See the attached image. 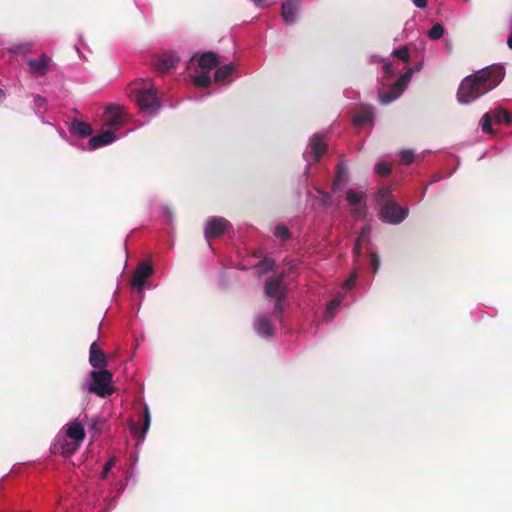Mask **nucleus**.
<instances>
[{
  "mask_svg": "<svg viewBox=\"0 0 512 512\" xmlns=\"http://www.w3.org/2000/svg\"><path fill=\"white\" fill-rule=\"evenodd\" d=\"M505 75L502 66L486 67L465 77L458 88L457 100L469 104L498 86Z\"/></svg>",
  "mask_w": 512,
  "mask_h": 512,
  "instance_id": "obj_1",
  "label": "nucleus"
},
{
  "mask_svg": "<svg viewBox=\"0 0 512 512\" xmlns=\"http://www.w3.org/2000/svg\"><path fill=\"white\" fill-rule=\"evenodd\" d=\"M90 376L93 380L89 384L88 391L96 394L99 397L105 398L114 393L115 389L112 386L113 375L110 371L102 369L99 371H91Z\"/></svg>",
  "mask_w": 512,
  "mask_h": 512,
  "instance_id": "obj_2",
  "label": "nucleus"
},
{
  "mask_svg": "<svg viewBox=\"0 0 512 512\" xmlns=\"http://www.w3.org/2000/svg\"><path fill=\"white\" fill-rule=\"evenodd\" d=\"M414 73L413 68H409L402 74L396 83H394L388 91H379V101L382 105H387L397 99L406 89Z\"/></svg>",
  "mask_w": 512,
  "mask_h": 512,
  "instance_id": "obj_3",
  "label": "nucleus"
},
{
  "mask_svg": "<svg viewBox=\"0 0 512 512\" xmlns=\"http://www.w3.org/2000/svg\"><path fill=\"white\" fill-rule=\"evenodd\" d=\"M136 103L143 113L155 114L161 107L154 88L140 89L136 93Z\"/></svg>",
  "mask_w": 512,
  "mask_h": 512,
  "instance_id": "obj_4",
  "label": "nucleus"
},
{
  "mask_svg": "<svg viewBox=\"0 0 512 512\" xmlns=\"http://www.w3.org/2000/svg\"><path fill=\"white\" fill-rule=\"evenodd\" d=\"M408 215V210L399 206L394 200H388L381 209V217L391 224L402 222Z\"/></svg>",
  "mask_w": 512,
  "mask_h": 512,
  "instance_id": "obj_5",
  "label": "nucleus"
},
{
  "mask_svg": "<svg viewBox=\"0 0 512 512\" xmlns=\"http://www.w3.org/2000/svg\"><path fill=\"white\" fill-rule=\"evenodd\" d=\"M230 228L231 224L225 218L212 217L210 220H208L205 226L204 235L205 238L209 241L210 239L221 237Z\"/></svg>",
  "mask_w": 512,
  "mask_h": 512,
  "instance_id": "obj_6",
  "label": "nucleus"
},
{
  "mask_svg": "<svg viewBox=\"0 0 512 512\" xmlns=\"http://www.w3.org/2000/svg\"><path fill=\"white\" fill-rule=\"evenodd\" d=\"M178 62L179 58L175 53L167 52L157 56L153 61V65L159 73H166L175 68Z\"/></svg>",
  "mask_w": 512,
  "mask_h": 512,
  "instance_id": "obj_7",
  "label": "nucleus"
},
{
  "mask_svg": "<svg viewBox=\"0 0 512 512\" xmlns=\"http://www.w3.org/2000/svg\"><path fill=\"white\" fill-rule=\"evenodd\" d=\"M51 63V57L47 56L46 54H42L37 59H29L27 61L30 72L39 76H44L47 73Z\"/></svg>",
  "mask_w": 512,
  "mask_h": 512,
  "instance_id": "obj_8",
  "label": "nucleus"
},
{
  "mask_svg": "<svg viewBox=\"0 0 512 512\" xmlns=\"http://www.w3.org/2000/svg\"><path fill=\"white\" fill-rule=\"evenodd\" d=\"M265 294L268 297L276 298L281 293H286L285 287H283V276L269 277L265 280L264 286Z\"/></svg>",
  "mask_w": 512,
  "mask_h": 512,
  "instance_id": "obj_9",
  "label": "nucleus"
},
{
  "mask_svg": "<svg viewBox=\"0 0 512 512\" xmlns=\"http://www.w3.org/2000/svg\"><path fill=\"white\" fill-rule=\"evenodd\" d=\"M153 274V268L149 263H141L132 276V285L139 290L142 289L145 279Z\"/></svg>",
  "mask_w": 512,
  "mask_h": 512,
  "instance_id": "obj_10",
  "label": "nucleus"
},
{
  "mask_svg": "<svg viewBox=\"0 0 512 512\" xmlns=\"http://www.w3.org/2000/svg\"><path fill=\"white\" fill-rule=\"evenodd\" d=\"M309 147L311 156L315 162H318L328 149L327 143L324 141L323 137L318 134L312 136Z\"/></svg>",
  "mask_w": 512,
  "mask_h": 512,
  "instance_id": "obj_11",
  "label": "nucleus"
},
{
  "mask_svg": "<svg viewBox=\"0 0 512 512\" xmlns=\"http://www.w3.org/2000/svg\"><path fill=\"white\" fill-rule=\"evenodd\" d=\"M299 7V0H285L282 3L281 16L286 24H292L295 22Z\"/></svg>",
  "mask_w": 512,
  "mask_h": 512,
  "instance_id": "obj_12",
  "label": "nucleus"
},
{
  "mask_svg": "<svg viewBox=\"0 0 512 512\" xmlns=\"http://www.w3.org/2000/svg\"><path fill=\"white\" fill-rule=\"evenodd\" d=\"M151 423V415L148 406H145L143 413V426L139 429L137 423L131 421L130 422V431L133 435L138 437V441H142L145 438L147 431L149 430Z\"/></svg>",
  "mask_w": 512,
  "mask_h": 512,
  "instance_id": "obj_13",
  "label": "nucleus"
},
{
  "mask_svg": "<svg viewBox=\"0 0 512 512\" xmlns=\"http://www.w3.org/2000/svg\"><path fill=\"white\" fill-rule=\"evenodd\" d=\"M89 362L91 366L100 370L104 369L107 365L106 356L96 342H93L90 346Z\"/></svg>",
  "mask_w": 512,
  "mask_h": 512,
  "instance_id": "obj_14",
  "label": "nucleus"
},
{
  "mask_svg": "<svg viewBox=\"0 0 512 512\" xmlns=\"http://www.w3.org/2000/svg\"><path fill=\"white\" fill-rule=\"evenodd\" d=\"M346 200L348 203L355 208L352 210V213L355 215H363L364 214V208H358L362 203H364L365 200V194L363 192H357L354 189H349L347 191Z\"/></svg>",
  "mask_w": 512,
  "mask_h": 512,
  "instance_id": "obj_15",
  "label": "nucleus"
},
{
  "mask_svg": "<svg viewBox=\"0 0 512 512\" xmlns=\"http://www.w3.org/2000/svg\"><path fill=\"white\" fill-rule=\"evenodd\" d=\"M104 124L109 127H119L122 125V113L118 107L110 106L106 108Z\"/></svg>",
  "mask_w": 512,
  "mask_h": 512,
  "instance_id": "obj_16",
  "label": "nucleus"
},
{
  "mask_svg": "<svg viewBox=\"0 0 512 512\" xmlns=\"http://www.w3.org/2000/svg\"><path fill=\"white\" fill-rule=\"evenodd\" d=\"M116 136L114 131L106 130L103 133L93 136L89 140V146L91 149H97L101 146L107 145L115 141Z\"/></svg>",
  "mask_w": 512,
  "mask_h": 512,
  "instance_id": "obj_17",
  "label": "nucleus"
},
{
  "mask_svg": "<svg viewBox=\"0 0 512 512\" xmlns=\"http://www.w3.org/2000/svg\"><path fill=\"white\" fill-rule=\"evenodd\" d=\"M219 63L218 55L211 51L203 53L198 60V66L205 72L217 67Z\"/></svg>",
  "mask_w": 512,
  "mask_h": 512,
  "instance_id": "obj_18",
  "label": "nucleus"
},
{
  "mask_svg": "<svg viewBox=\"0 0 512 512\" xmlns=\"http://www.w3.org/2000/svg\"><path fill=\"white\" fill-rule=\"evenodd\" d=\"M374 119V111L371 106L362 107L354 116L353 123L356 126H363L372 123Z\"/></svg>",
  "mask_w": 512,
  "mask_h": 512,
  "instance_id": "obj_19",
  "label": "nucleus"
},
{
  "mask_svg": "<svg viewBox=\"0 0 512 512\" xmlns=\"http://www.w3.org/2000/svg\"><path fill=\"white\" fill-rule=\"evenodd\" d=\"M67 436L75 442L81 443L85 438V430L80 422L74 421L67 425Z\"/></svg>",
  "mask_w": 512,
  "mask_h": 512,
  "instance_id": "obj_20",
  "label": "nucleus"
},
{
  "mask_svg": "<svg viewBox=\"0 0 512 512\" xmlns=\"http://www.w3.org/2000/svg\"><path fill=\"white\" fill-rule=\"evenodd\" d=\"M255 327H256L257 333L259 335H263V336H267V337L273 335V332H274L273 326H272L270 320L266 316L258 317L256 320V323H255Z\"/></svg>",
  "mask_w": 512,
  "mask_h": 512,
  "instance_id": "obj_21",
  "label": "nucleus"
},
{
  "mask_svg": "<svg viewBox=\"0 0 512 512\" xmlns=\"http://www.w3.org/2000/svg\"><path fill=\"white\" fill-rule=\"evenodd\" d=\"M70 131L82 138L90 136L93 132L89 123L77 120L72 122Z\"/></svg>",
  "mask_w": 512,
  "mask_h": 512,
  "instance_id": "obj_22",
  "label": "nucleus"
},
{
  "mask_svg": "<svg viewBox=\"0 0 512 512\" xmlns=\"http://www.w3.org/2000/svg\"><path fill=\"white\" fill-rule=\"evenodd\" d=\"M79 446H80V443H78V442L74 441L72 443H69V442L63 440V441H59L57 444H55L54 449H55V452H59L64 456H69V455H72L73 453H75L77 451V449L79 448Z\"/></svg>",
  "mask_w": 512,
  "mask_h": 512,
  "instance_id": "obj_23",
  "label": "nucleus"
},
{
  "mask_svg": "<svg viewBox=\"0 0 512 512\" xmlns=\"http://www.w3.org/2000/svg\"><path fill=\"white\" fill-rule=\"evenodd\" d=\"M234 71V65L232 63L222 65L217 68L214 74L215 82L225 81Z\"/></svg>",
  "mask_w": 512,
  "mask_h": 512,
  "instance_id": "obj_24",
  "label": "nucleus"
},
{
  "mask_svg": "<svg viewBox=\"0 0 512 512\" xmlns=\"http://www.w3.org/2000/svg\"><path fill=\"white\" fill-rule=\"evenodd\" d=\"M347 167L344 162H339L336 167V177L333 181V188L338 189L346 181Z\"/></svg>",
  "mask_w": 512,
  "mask_h": 512,
  "instance_id": "obj_25",
  "label": "nucleus"
},
{
  "mask_svg": "<svg viewBox=\"0 0 512 512\" xmlns=\"http://www.w3.org/2000/svg\"><path fill=\"white\" fill-rule=\"evenodd\" d=\"M493 113V119L497 123L505 122L506 124L512 123V114L503 108H498L492 111Z\"/></svg>",
  "mask_w": 512,
  "mask_h": 512,
  "instance_id": "obj_26",
  "label": "nucleus"
},
{
  "mask_svg": "<svg viewBox=\"0 0 512 512\" xmlns=\"http://www.w3.org/2000/svg\"><path fill=\"white\" fill-rule=\"evenodd\" d=\"M275 266V261L271 258L262 259L255 268L258 270L260 275L266 274L271 271Z\"/></svg>",
  "mask_w": 512,
  "mask_h": 512,
  "instance_id": "obj_27",
  "label": "nucleus"
},
{
  "mask_svg": "<svg viewBox=\"0 0 512 512\" xmlns=\"http://www.w3.org/2000/svg\"><path fill=\"white\" fill-rule=\"evenodd\" d=\"M286 299V293H281L276 297L274 309H273V316L277 319H281L282 312L284 310L283 302Z\"/></svg>",
  "mask_w": 512,
  "mask_h": 512,
  "instance_id": "obj_28",
  "label": "nucleus"
},
{
  "mask_svg": "<svg viewBox=\"0 0 512 512\" xmlns=\"http://www.w3.org/2000/svg\"><path fill=\"white\" fill-rule=\"evenodd\" d=\"M444 31H445L444 26L440 23H436L428 31V36L432 40H438L444 35Z\"/></svg>",
  "mask_w": 512,
  "mask_h": 512,
  "instance_id": "obj_29",
  "label": "nucleus"
},
{
  "mask_svg": "<svg viewBox=\"0 0 512 512\" xmlns=\"http://www.w3.org/2000/svg\"><path fill=\"white\" fill-rule=\"evenodd\" d=\"M212 80L209 76V72L203 71V73L194 79V84L198 87L207 88L211 85Z\"/></svg>",
  "mask_w": 512,
  "mask_h": 512,
  "instance_id": "obj_30",
  "label": "nucleus"
},
{
  "mask_svg": "<svg viewBox=\"0 0 512 512\" xmlns=\"http://www.w3.org/2000/svg\"><path fill=\"white\" fill-rule=\"evenodd\" d=\"M492 119H493V113H485L482 117V131L484 133H492Z\"/></svg>",
  "mask_w": 512,
  "mask_h": 512,
  "instance_id": "obj_31",
  "label": "nucleus"
},
{
  "mask_svg": "<svg viewBox=\"0 0 512 512\" xmlns=\"http://www.w3.org/2000/svg\"><path fill=\"white\" fill-rule=\"evenodd\" d=\"M392 55L403 62H408L410 58L407 46H402L401 48L394 50Z\"/></svg>",
  "mask_w": 512,
  "mask_h": 512,
  "instance_id": "obj_32",
  "label": "nucleus"
},
{
  "mask_svg": "<svg viewBox=\"0 0 512 512\" xmlns=\"http://www.w3.org/2000/svg\"><path fill=\"white\" fill-rule=\"evenodd\" d=\"M400 162L404 165H409L414 161V152L409 149L401 150L399 153Z\"/></svg>",
  "mask_w": 512,
  "mask_h": 512,
  "instance_id": "obj_33",
  "label": "nucleus"
},
{
  "mask_svg": "<svg viewBox=\"0 0 512 512\" xmlns=\"http://www.w3.org/2000/svg\"><path fill=\"white\" fill-rule=\"evenodd\" d=\"M290 231L286 226L277 225L274 230V236L280 238L282 241H286L290 237Z\"/></svg>",
  "mask_w": 512,
  "mask_h": 512,
  "instance_id": "obj_34",
  "label": "nucleus"
},
{
  "mask_svg": "<svg viewBox=\"0 0 512 512\" xmlns=\"http://www.w3.org/2000/svg\"><path fill=\"white\" fill-rule=\"evenodd\" d=\"M375 172L379 176L386 177L391 173V166L385 162L377 163L375 165Z\"/></svg>",
  "mask_w": 512,
  "mask_h": 512,
  "instance_id": "obj_35",
  "label": "nucleus"
},
{
  "mask_svg": "<svg viewBox=\"0 0 512 512\" xmlns=\"http://www.w3.org/2000/svg\"><path fill=\"white\" fill-rule=\"evenodd\" d=\"M370 265L373 273H376L380 267V259L378 254L372 253L370 257Z\"/></svg>",
  "mask_w": 512,
  "mask_h": 512,
  "instance_id": "obj_36",
  "label": "nucleus"
},
{
  "mask_svg": "<svg viewBox=\"0 0 512 512\" xmlns=\"http://www.w3.org/2000/svg\"><path fill=\"white\" fill-rule=\"evenodd\" d=\"M340 305L339 299H333L327 304V314L333 315V312Z\"/></svg>",
  "mask_w": 512,
  "mask_h": 512,
  "instance_id": "obj_37",
  "label": "nucleus"
},
{
  "mask_svg": "<svg viewBox=\"0 0 512 512\" xmlns=\"http://www.w3.org/2000/svg\"><path fill=\"white\" fill-rule=\"evenodd\" d=\"M115 465V458L109 459V461L104 465V468L101 472V477L105 478L109 472V470Z\"/></svg>",
  "mask_w": 512,
  "mask_h": 512,
  "instance_id": "obj_38",
  "label": "nucleus"
},
{
  "mask_svg": "<svg viewBox=\"0 0 512 512\" xmlns=\"http://www.w3.org/2000/svg\"><path fill=\"white\" fill-rule=\"evenodd\" d=\"M355 282H356V272L351 274L350 277L344 282V288L346 290L351 289L355 285Z\"/></svg>",
  "mask_w": 512,
  "mask_h": 512,
  "instance_id": "obj_39",
  "label": "nucleus"
},
{
  "mask_svg": "<svg viewBox=\"0 0 512 512\" xmlns=\"http://www.w3.org/2000/svg\"><path fill=\"white\" fill-rule=\"evenodd\" d=\"M383 71L388 77H391L395 74L393 64L390 62H387L383 65Z\"/></svg>",
  "mask_w": 512,
  "mask_h": 512,
  "instance_id": "obj_40",
  "label": "nucleus"
},
{
  "mask_svg": "<svg viewBox=\"0 0 512 512\" xmlns=\"http://www.w3.org/2000/svg\"><path fill=\"white\" fill-rule=\"evenodd\" d=\"M361 249H362V244H361V238L359 237V238H357L354 248H353V255L356 258H359L360 254H361Z\"/></svg>",
  "mask_w": 512,
  "mask_h": 512,
  "instance_id": "obj_41",
  "label": "nucleus"
},
{
  "mask_svg": "<svg viewBox=\"0 0 512 512\" xmlns=\"http://www.w3.org/2000/svg\"><path fill=\"white\" fill-rule=\"evenodd\" d=\"M101 424H102V422L98 418H93V419H91L89 428L92 430L98 431L100 429L99 425H101Z\"/></svg>",
  "mask_w": 512,
  "mask_h": 512,
  "instance_id": "obj_42",
  "label": "nucleus"
},
{
  "mask_svg": "<svg viewBox=\"0 0 512 512\" xmlns=\"http://www.w3.org/2000/svg\"><path fill=\"white\" fill-rule=\"evenodd\" d=\"M413 4L420 9L427 7V0H412Z\"/></svg>",
  "mask_w": 512,
  "mask_h": 512,
  "instance_id": "obj_43",
  "label": "nucleus"
},
{
  "mask_svg": "<svg viewBox=\"0 0 512 512\" xmlns=\"http://www.w3.org/2000/svg\"><path fill=\"white\" fill-rule=\"evenodd\" d=\"M320 194H321V201L323 203V205H328L329 204V201H330V196L328 193H325V192H322V191H318Z\"/></svg>",
  "mask_w": 512,
  "mask_h": 512,
  "instance_id": "obj_44",
  "label": "nucleus"
},
{
  "mask_svg": "<svg viewBox=\"0 0 512 512\" xmlns=\"http://www.w3.org/2000/svg\"><path fill=\"white\" fill-rule=\"evenodd\" d=\"M378 194H379V196H381V197H383V198H384V197H387V196L390 194V189H389V188H385V187H383V188H381V189L379 190Z\"/></svg>",
  "mask_w": 512,
  "mask_h": 512,
  "instance_id": "obj_45",
  "label": "nucleus"
},
{
  "mask_svg": "<svg viewBox=\"0 0 512 512\" xmlns=\"http://www.w3.org/2000/svg\"><path fill=\"white\" fill-rule=\"evenodd\" d=\"M507 45H508V47L512 50V35H510V36L508 37Z\"/></svg>",
  "mask_w": 512,
  "mask_h": 512,
  "instance_id": "obj_46",
  "label": "nucleus"
},
{
  "mask_svg": "<svg viewBox=\"0 0 512 512\" xmlns=\"http://www.w3.org/2000/svg\"><path fill=\"white\" fill-rule=\"evenodd\" d=\"M421 68H422V64H421V63H417V64L414 66V68H413V69H414V72H415V71H420V70H421Z\"/></svg>",
  "mask_w": 512,
  "mask_h": 512,
  "instance_id": "obj_47",
  "label": "nucleus"
},
{
  "mask_svg": "<svg viewBox=\"0 0 512 512\" xmlns=\"http://www.w3.org/2000/svg\"><path fill=\"white\" fill-rule=\"evenodd\" d=\"M252 1H253L255 4H257V5H263V4L266 2V0H252Z\"/></svg>",
  "mask_w": 512,
  "mask_h": 512,
  "instance_id": "obj_48",
  "label": "nucleus"
},
{
  "mask_svg": "<svg viewBox=\"0 0 512 512\" xmlns=\"http://www.w3.org/2000/svg\"><path fill=\"white\" fill-rule=\"evenodd\" d=\"M4 96H5L4 90L0 89V99L3 98Z\"/></svg>",
  "mask_w": 512,
  "mask_h": 512,
  "instance_id": "obj_49",
  "label": "nucleus"
},
{
  "mask_svg": "<svg viewBox=\"0 0 512 512\" xmlns=\"http://www.w3.org/2000/svg\"><path fill=\"white\" fill-rule=\"evenodd\" d=\"M254 255H255V256H260V255H261V252L259 251V252L255 253Z\"/></svg>",
  "mask_w": 512,
  "mask_h": 512,
  "instance_id": "obj_50",
  "label": "nucleus"
}]
</instances>
